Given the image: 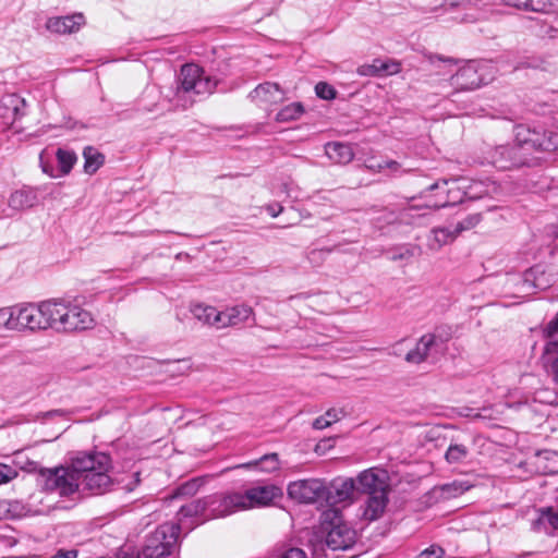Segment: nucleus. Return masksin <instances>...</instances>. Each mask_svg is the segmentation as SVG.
<instances>
[{
    "mask_svg": "<svg viewBox=\"0 0 558 558\" xmlns=\"http://www.w3.org/2000/svg\"><path fill=\"white\" fill-rule=\"evenodd\" d=\"M544 357L554 383L558 386V340L549 341L544 347Z\"/></svg>",
    "mask_w": 558,
    "mask_h": 558,
    "instance_id": "34",
    "label": "nucleus"
},
{
    "mask_svg": "<svg viewBox=\"0 0 558 558\" xmlns=\"http://www.w3.org/2000/svg\"><path fill=\"white\" fill-rule=\"evenodd\" d=\"M325 153L336 163H349L354 157L350 145L338 142L328 143L325 146Z\"/></svg>",
    "mask_w": 558,
    "mask_h": 558,
    "instance_id": "30",
    "label": "nucleus"
},
{
    "mask_svg": "<svg viewBox=\"0 0 558 558\" xmlns=\"http://www.w3.org/2000/svg\"><path fill=\"white\" fill-rule=\"evenodd\" d=\"M356 483L353 478H336L327 486L325 500L331 507L339 502L348 501L352 498Z\"/></svg>",
    "mask_w": 558,
    "mask_h": 558,
    "instance_id": "17",
    "label": "nucleus"
},
{
    "mask_svg": "<svg viewBox=\"0 0 558 558\" xmlns=\"http://www.w3.org/2000/svg\"><path fill=\"white\" fill-rule=\"evenodd\" d=\"M280 558H305V553L300 548H290Z\"/></svg>",
    "mask_w": 558,
    "mask_h": 558,
    "instance_id": "53",
    "label": "nucleus"
},
{
    "mask_svg": "<svg viewBox=\"0 0 558 558\" xmlns=\"http://www.w3.org/2000/svg\"><path fill=\"white\" fill-rule=\"evenodd\" d=\"M26 114V100L17 94H7L0 98V117L17 121Z\"/></svg>",
    "mask_w": 558,
    "mask_h": 558,
    "instance_id": "21",
    "label": "nucleus"
},
{
    "mask_svg": "<svg viewBox=\"0 0 558 558\" xmlns=\"http://www.w3.org/2000/svg\"><path fill=\"white\" fill-rule=\"evenodd\" d=\"M61 411L60 410H53V411H50L47 413V415L51 416V415H56V414H60Z\"/></svg>",
    "mask_w": 558,
    "mask_h": 558,
    "instance_id": "62",
    "label": "nucleus"
},
{
    "mask_svg": "<svg viewBox=\"0 0 558 558\" xmlns=\"http://www.w3.org/2000/svg\"><path fill=\"white\" fill-rule=\"evenodd\" d=\"M429 62L432 65H434L435 68H438L439 66V63H448V64H456L457 61L451 59V58H442L440 56H430L429 57Z\"/></svg>",
    "mask_w": 558,
    "mask_h": 558,
    "instance_id": "52",
    "label": "nucleus"
},
{
    "mask_svg": "<svg viewBox=\"0 0 558 558\" xmlns=\"http://www.w3.org/2000/svg\"><path fill=\"white\" fill-rule=\"evenodd\" d=\"M304 113V107L301 102H293L283 107L277 114V122H290L298 120Z\"/></svg>",
    "mask_w": 558,
    "mask_h": 558,
    "instance_id": "39",
    "label": "nucleus"
},
{
    "mask_svg": "<svg viewBox=\"0 0 558 558\" xmlns=\"http://www.w3.org/2000/svg\"><path fill=\"white\" fill-rule=\"evenodd\" d=\"M250 97L260 104L274 105L284 100V93L278 84L267 82L255 87Z\"/></svg>",
    "mask_w": 558,
    "mask_h": 558,
    "instance_id": "22",
    "label": "nucleus"
},
{
    "mask_svg": "<svg viewBox=\"0 0 558 558\" xmlns=\"http://www.w3.org/2000/svg\"><path fill=\"white\" fill-rule=\"evenodd\" d=\"M554 282V275L548 274L541 265L531 267L522 275H509L507 278L511 294L518 298L529 296L537 290H546Z\"/></svg>",
    "mask_w": 558,
    "mask_h": 558,
    "instance_id": "4",
    "label": "nucleus"
},
{
    "mask_svg": "<svg viewBox=\"0 0 558 558\" xmlns=\"http://www.w3.org/2000/svg\"><path fill=\"white\" fill-rule=\"evenodd\" d=\"M465 184L466 198L470 201L480 199L485 196H490L498 191V185L486 179V180H471L463 178Z\"/></svg>",
    "mask_w": 558,
    "mask_h": 558,
    "instance_id": "24",
    "label": "nucleus"
},
{
    "mask_svg": "<svg viewBox=\"0 0 558 558\" xmlns=\"http://www.w3.org/2000/svg\"><path fill=\"white\" fill-rule=\"evenodd\" d=\"M445 3L450 4L451 7L458 5V0H421V4L424 9L434 11L437 8L444 5Z\"/></svg>",
    "mask_w": 558,
    "mask_h": 558,
    "instance_id": "49",
    "label": "nucleus"
},
{
    "mask_svg": "<svg viewBox=\"0 0 558 558\" xmlns=\"http://www.w3.org/2000/svg\"><path fill=\"white\" fill-rule=\"evenodd\" d=\"M26 471L29 472V473H35L38 477L39 476V471L40 470H47L48 468H43L40 466L37 462L35 461H29L27 462V465H26Z\"/></svg>",
    "mask_w": 558,
    "mask_h": 558,
    "instance_id": "57",
    "label": "nucleus"
},
{
    "mask_svg": "<svg viewBox=\"0 0 558 558\" xmlns=\"http://www.w3.org/2000/svg\"><path fill=\"white\" fill-rule=\"evenodd\" d=\"M330 426V421H327L326 417L324 415H320L318 416L317 418H315V421L313 422V427L315 429H324L326 427Z\"/></svg>",
    "mask_w": 558,
    "mask_h": 558,
    "instance_id": "54",
    "label": "nucleus"
},
{
    "mask_svg": "<svg viewBox=\"0 0 558 558\" xmlns=\"http://www.w3.org/2000/svg\"><path fill=\"white\" fill-rule=\"evenodd\" d=\"M482 221V214L475 213L466 216L463 220L459 221L454 229L456 233L460 234L476 227Z\"/></svg>",
    "mask_w": 558,
    "mask_h": 558,
    "instance_id": "44",
    "label": "nucleus"
},
{
    "mask_svg": "<svg viewBox=\"0 0 558 558\" xmlns=\"http://www.w3.org/2000/svg\"><path fill=\"white\" fill-rule=\"evenodd\" d=\"M537 465L544 473L558 472V452L553 450H542L537 452Z\"/></svg>",
    "mask_w": 558,
    "mask_h": 558,
    "instance_id": "36",
    "label": "nucleus"
},
{
    "mask_svg": "<svg viewBox=\"0 0 558 558\" xmlns=\"http://www.w3.org/2000/svg\"><path fill=\"white\" fill-rule=\"evenodd\" d=\"M37 192L32 187H23L10 195L8 206L13 211H21L32 208L37 204Z\"/></svg>",
    "mask_w": 558,
    "mask_h": 558,
    "instance_id": "26",
    "label": "nucleus"
},
{
    "mask_svg": "<svg viewBox=\"0 0 558 558\" xmlns=\"http://www.w3.org/2000/svg\"><path fill=\"white\" fill-rule=\"evenodd\" d=\"M515 137L522 150L525 147L544 151L558 149V134L550 131L530 129L520 125L517 128Z\"/></svg>",
    "mask_w": 558,
    "mask_h": 558,
    "instance_id": "7",
    "label": "nucleus"
},
{
    "mask_svg": "<svg viewBox=\"0 0 558 558\" xmlns=\"http://www.w3.org/2000/svg\"><path fill=\"white\" fill-rule=\"evenodd\" d=\"M287 490L289 497L298 502L314 504L325 499L327 485L319 478L299 480L291 482Z\"/></svg>",
    "mask_w": 558,
    "mask_h": 558,
    "instance_id": "9",
    "label": "nucleus"
},
{
    "mask_svg": "<svg viewBox=\"0 0 558 558\" xmlns=\"http://www.w3.org/2000/svg\"><path fill=\"white\" fill-rule=\"evenodd\" d=\"M202 518V522L209 520L207 512V504L206 498H199L191 501L190 504L181 506L178 511V523L180 525V530L182 527L191 531L197 523L192 522L191 524H186L187 519Z\"/></svg>",
    "mask_w": 558,
    "mask_h": 558,
    "instance_id": "18",
    "label": "nucleus"
},
{
    "mask_svg": "<svg viewBox=\"0 0 558 558\" xmlns=\"http://www.w3.org/2000/svg\"><path fill=\"white\" fill-rule=\"evenodd\" d=\"M344 415L343 411L341 409H329L326 411L324 416L327 421H330V425L332 423L338 422L342 416Z\"/></svg>",
    "mask_w": 558,
    "mask_h": 558,
    "instance_id": "51",
    "label": "nucleus"
},
{
    "mask_svg": "<svg viewBox=\"0 0 558 558\" xmlns=\"http://www.w3.org/2000/svg\"><path fill=\"white\" fill-rule=\"evenodd\" d=\"M490 162L498 169L506 170L524 165L525 159L520 144L500 145L489 153Z\"/></svg>",
    "mask_w": 558,
    "mask_h": 558,
    "instance_id": "13",
    "label": "nucleus"
},
{
    "mask_svg": "<svg viewBox=\"0 0 558 558\" xmlns=\"http://www.w3.org/2000/svg\"><path fill=\"white\" fill-rule=\"evenodd\" d=\"M506 5L520 10L550 14L558 11V0H504Z\"/></svg>",
    "mask_w": 558,
    "mask_h": 558,
    "instance_id": "23",
    "label": "nucleus"
},
{
    "mask_svg": "<svg viewBox=\"0 0 558 558\" xmlns=\"http://www.w3.org/2000/svg\"><path fill=\"white\" fill-rule=\"evenodd\" d=\"M194 317L209 326H215L216 328H220L219 324L221 323V311H218L216 307L204 304H196L191 310Z\"/></svg>",
    "mask_w": 558,
    "mask_h": 558,
    "instance_id": "31",
    "label": "nucleus"
},
{
    "mask_svg": "<svg viewBox=\"0 0 558 558\" xmlns=\"http://www.w3.org/2000/svg\"><path fill=\"white\" fill-rule=\"evenodd\" d=\"M557 236H558V231H557Z\"/></svg>",
    "mask_w": 558,
    "mask_h": 558,
    "instance_id": "64",
    "label": "nucleus"
},
{
    "mask_svg": "<svg viewBox=\"0 0 558 558\" xmlns=\"http://www.w3.org/2000/svg\"><path fill=\"white\" fill-rule=\"evenodd\" d=\"M555 32H557V31L550 26V27L548 28L547 34H548V36H549V37H554V34H553V33H555Z\"/></svg>",
    "mask_w": 558,
    "mask_h": 558,
    "instance_id": "61",
    "label": "nucleus"
},
{
    "mask_svg": "<svg viewBox=\"0 0 558 558\" xmlns=\"http://www.w3.org/2000/svg\"><path fill=\"white\" fill-rule=\"evenodd\" d=\"M322 526L327 533L326 546L331 550H347L356 541V532L343 521L342 512L337 507H330L322 513Z\"/></svg>",
    "mask_w": 558,
    "mask_h": 558,
    "instance_id": "3",
    "label": "nucleus"
},
{
    "mask_svg": "<svg viewBox=\"0 0 558 558\" xmlns=\"http://www.w3.org/2000/svg\"><path fill=\"white\" fill-rule=\"evenodd\" d=\"M209 519L223 518L243 510L240 493H216L205 497Z\"/></svg>",
    "mask_w": 558,
    "mask_h": 558,
    "instance_id": "10",
    "label": "nucleus"
},
{
    "mask_svg": "<svg viewBox=\"0 0 558 558\" xmlns=\"http://www.w3.org/2000/svg\"><path fill=\"white\" fill-rule=\"evenodd\" d=\"M459 234L456 233V229H450L447 227H438L434 228L430 231V235L428 238V246L433 251L440 250L444 245L451 243Z\"/></svg>",
    "mask_w": 558,
    "mask_h": 558,
    "instance_id": "32",
    "label": "nucleus"
},
{
    "mask_svg": "<svg viewBox=\"0 0 558 558\" xmlns=\"http://www.w3.org/2000/svg\"><path fill=\"white\" fill-rule=\"evenodd\" d=\"M56 156H57L58 165L60 167L61 172L63 174H68L72 170V168L77 159L76 155L73 151H70V150H66L63 148H58Z\"/></svg>",
    "mask_w": 558,
    "mask_h": 558,
    "instance_id": "40",
    "label": "nucleus"
},
{
    "mask_svg": "<svg viewBox=\"0 0 558 558\" xmlns=\"http://www.w3.org/2000/svg\"><path fill=\"white\" fill-rule=\"evenodd\" d=\"M16 305L0 308V329L16 331Z\"/></svg>",
    "mask_w": 558,
    "mask_h": 558,
    "instance_id": "42",
    "label": "nucleus"
},
{
    "mask_svg": "<svg viewBox=\"0 0 558 558\" xmlns=\"http://www.w3.org/2000/svg\"><path fill=\"white\" fill-rule=\"evenodd\" d=\"M480 64L474 61L466 62L459 68L457 73L450 76V86L456 92L473 90L484 83V77L480 74Z\"/></svg>",
    "mask_w": 558,
    "mask_h": 558,
    "instance_id": "12",
    "label": "nucleus"
},
{
    "mask_svg": "<svg viewBox=\"0 0 558 558\" xmlns=\"http://www.w3.org/2000/svg\"><path fill=\"white\" fill-rule=\"evenodd\" d=\"M11 214H5L4 217H10ZM3 217V215H0V218Z\"/></svg>",
    "mask_w": 558,
    "mask_h": 558,
    "instance_id": "63",
    "label": "nucleus"
},
{
    "mask_svg": "<svg viewBox=\"0 0 558 558\" xmlns=\"http://www.w3.org/2000/svg\"><path fill=\"white\" fill-rule=\"evenodd\" d=\"M445 556V549L436 544L422 550L415 558H442Z\"/></svg>",
    "mask_w": 558,
    "mask_h": 558,
    "instance_id": "46",
    "label": "nucleus"
},
{
    "mask_svg": "<svg viewBox=\"0 0 558 558\" xmlns=\"http://www.w3.org/2000/svg\"><path fill=\"white\" fill-rule=\"evenodd\" d=\"M180 534L179 524H162L147 538L142 550L144 558H166L170 556Z\"/></svg>",
    "mask_w": 558,
    "mask_h": 558,
    "instance_id": "5",
    "label": "nucleus"
},
{
    "mask_svg": "<svg viewBox=\"0 0 558 558\" xmlns=\"http://www.w3.org/2000/svg\"><path fill=\"white\" fill-rule=\"evenodd\" d=\"M83 156L85 159L84 170L88 174L95 173L104 163V156L90 146L84 149Z\"/></svg>",
    "mask_w": 558,
    "mask_h": 558,
    "instance_id": "38",
    "label": "nucleus"
},
{
    "mask_svg": "<svg viewBox=\"0 0 558 558\" xmlns=\"http://www.w3.org/2000/svg\"><path fill=\"white\" fill-rule=\"evenodd\" d=\"M558 333V313L555 317L546 325L544 329V335L547 338H550Z\"/></svg>",
    "mask_w": 558,
    "mask_h": 558,
    "instance_id": "50",
    "label": "nucleus"
},
{
    "mask_svg": "<svg viewBox=\"0 0 558 558\" xmlns=\"http://www.w3.org/2000/svg\"><path fill=\"white\" fill-rule=\"evenodd\" d=\"M470 456V448L463 444H450L448 447L445 459L450 464L464 463Z\"/></svg>",
    "mask_w": 558,
    "mask_h": 558,
    "instance_id": "37",
    "label": "nucleus"
},
{
    "mask_svg": "<svg viewBox=\"0 0 558 558\" xmlns=\"http://www.w3.org/2000/svg\"><path fill=\"white\" fill-rule=\"evenodd\" d=\"M85 24V16L82 13H75L66 16L50 17L46 22V28L56 34H72Z\"/></svg>",
    "mask_w": 558,
    "mask_h": 558,
    "instance_id": "19",
    "label": "nucleus"
},
{
    "mask_svg": "<svg viewBox=\"0 0 558 558\" xmlns=\"http://www.w3.org/2000/svg\"><path fill=\"white\" fill-rule=\"evenodd\" d=\"M19 475L17 471L4 463H0V484H5L16 478Z\"/></svg>",
    "mask_w": 558,
    "mask_h": 558,
    "instance_id": "47",
    "label": "nucleus"
},
{
    "mask_svg": "<svg viewBox=\"0 0 558 558\" xmlns=\"http://www.w3.org/2000/svg\"><path fill=\"white\" fill-rule=\"evenodd\" d=\"M470 485L466 482L453 481L448 484H444L440 489L442 495L447 498H454L470 489Z\"/></svg>",
    "mask_w": 558,
    "mask_h": 558,
    "instance_id": "43",
    "label": "nucleus"
},
{
    "mask_svg": "<svg viewBox=\"0 0 558 558\" xmlns=\"http://www.w3.org/2000/svg\"><path fill=\"white\" fill-rule=\"evenodd\" d=\"M50 558H77V550H59Z\"/></svg>",
    "mask_w": 558,
    "mask_h": 558,
    "instance_id": "56",
    "label": "nucleus"
},
{
    "mask_svg": "<svg viewBox=\"0 0 558 558\" xmlns=\"http://www.w3.org/2000/svg\"><path fill=\"white\" fill-rule=\"evenodd\" d=\"M253 314V310L246 305H236L221 311L220 328L236 326L246 322Z\"/></svg>",
    "mask_w": 558,
    "mask_h": 558,
    "instance_id": "28",
    "label": "nucleus"
},
{
    "mask_svg": "<svg viewBox=\"0 0 558 558\" xmlns=\"http://www.w3.org/2000/svg\"><path fill=\"white\" fill-rule=\"evenodd\" d=\"M472 416L476 417V418H488V420L494 418L492 408H483L481 411L472 414Z\"/></svg>",
    "mask_w": 558,
    "mask_h": 558,
    "instance_id": "55",
    "label": "nucleus"
},
{
    "mask_svg": "<svg viewBox=\"0 0 558 558\" xmlns=\"http://www.w3.org/2000/svg\"><path fill=\"white\" fill-rule=\"evenodd\" d=\"M44 303L38 305L16 304V331H37L46 330L47 320L44 318Z\"/></svg>",
    "mask_w": 558,
    "mask_h": 558,
    "instance_id": "11",
    "label": "nucleus"
},
{
    "mask_svg": "<svg viewBox=\"0 0 558 558\" xmlns=\"http://www.w3.org/2000/svg\"><path fill=\"white\" fill-rule=\"evenodd\" d=\"M532 529L547 534L558 530V510L553 507L537 509V518L533 521Z\"/></svg>",
    "mask_w": 558,
    "mask_h": 558,
    "instance_id": "25",
    "label": "nucleus"
},
{
    "mask_svg": "<svg viewBox=\"0 0 558 558\" xmlns=\"http://www.w3.org/2000/svg\"><path fill=\"white\" fill-rule=\"evenodd\" d=\"M282 209L283 207L281 205H268L266 207L267 213L274 218L277 217L282 211Z\"/></svg>",
    "mask_w": 558,
    "mask_h": 558,
    "instance_id": "58",
    "label": "nucleus"
},
{
    "mask_svg": "<svg viewBox=\"0 0 558 558\" xmlns=\"http://www.w3.org/2000/svg\"><path fill=\"white\" fill-rule=\"evenodd\" d=\"M333 251V248H317V250H313L308 253V260L310 263H312L313 265H319L320 263H323V260H325V258L327 257V255L329 253H331Z\"/></svg>",
    "mask_w": 558,
    "mask_h": 558,
    "instance_id": "48",
    "label": "nucleus"
},
{
    "mask_svg": "<svg viewBox=\"0 0 558 558\" xmlns=\"http://www.w3.org/2000/svg\"><path fill=\"white\" fill-rule=\"evenodd\" d=\"M61 331H78L92 328L95 324L93 315L78 305L66 303Z\"/></svg>",
    "mask_w": 558,
    "mask_h": 558,
    "instance_id": "15",
    "label": "nucleus"
},
{
    "mask_svg": "<svg viewBox=\"0 0 558 558\" xmlns=\"http://www.w3.org/2000/svg\"><path fill=\"white\" fill-rule=\"evenodd\" d=\"M378 169H391V170H398L400 165L395 160L385 161L384 163H378Z\"/></svg>",
    "mask_w": 558,
    "mask_h": 558,
    "instance_id": "59",
    "label": "nucleus"
},
{
    "mask_svg": "<svg viewBox=\"0 0 558 558\" xmlns=\"http://www.w3.org/2000/svg\"><path fill=\"white\" fill-rule=\"evenodd\" d=\"M316 96L324 100H331L336 98L337 90L326 82H319L315 86Z\"/></svg>",
    "mask_w": 558,
    "mask_h": 558,
    "instance_id": "45",
    "label": "nucleus"
},
{
    "mask_svg": "<svg viewBox=\"0 0 558 558\" xmlns=\"http://www.w3.org/2000/svg\"><path fill=\"white\" fill-rule=\"evenodd\" d=\"M244 468H255L256 470H259L260 472L265 473H271L280 468V461L277 453H267L259 458L258 460L248 462L246 464H243Z\"/></svg>",
    "mask_w": 558,
    "mask_h": 558,
    "instance_id": "35",
    "label": "nucleus"
},
{
    "mask_svg": "<svg viewBox=\"0 0 558 558\" xmlns=\"http://www.w3.org/2000/svg\"><path fill=\"white\" fill-rule=\"evenodd\" d=\"M388 493H379L377 495H368L366 500L365 509L363 512L364 519L368 521H375L379 519L387 507Z\"/></svg>",
    "mask_w": 558,
    "mask_h": 558,
    "instance_id": "29",
    "label": "nucleus"
},
{
    "mask_svg": "<svg viewBox=\"0 0 558 558\" xmlns=\"http://www.w3.org/2000/svg\"><path fill=\"white\" fill-rule=\"evenodd\" d=\"M444 190H446V186H444V185H442V189L436 190L437 194L435 195V198L433 201L441 199V198L446 197V194L444 193Z\"/></svg>",
    "mask_w": 558,
    "mask_h": 558,
    "instance_id": "60",
    "label": "nucleus"
},
{
    "mask_svg": "<svg viewBox=\"0 0 558 558\" xmlns=\"http://www.w3.org/2000/svg\"><path fill=\"white\" fill-rule=\"evenodd\" d=\"M442 185L446 186V190H444L446 197L428 201L424 205L425 208L439 209L461 204L468 199L463 178L437 181L429 185L427 191L433 192L434 190H440L442 189Z\"/></svg>",
    "mask_w": 558,
    "mask_h": 558,
    "instance_id": "8",
    "label": "nucleus"
},
{
    "mask_svg": "<svg viewBox=\"0 0 558 558\" xmlns=\"http://www.w3.org/2000/svg\"><path fill=\"white\" fill-rule=\"evenodd\" d=\"M74 465L80 475V492L89 495L109 493L114 482L108 474L111 459L104 452H80L74 457Z\"/></svg>",
    "mask_w": 558,
    "mask_h": 558,
    "instance_id": "1",
    "label": "nucleus"
},
{
    "mask_svg": "<svg viewBox=\"0 0 558 558\" xmlns=\"http://www.w3.org/2000/svg\"><path fill=\"white\" fill-rule=\"evenodd\" d=\"M43 303L44 318L47 320V325H45L46 329L52 328L57 331H61L66 303L57 301H45Z\"/></svg>",
    "mask_w": 558,
    "mask_h": 558,
    "instance_id": "27",
    "label": "nucleus"
},
{
    "mask_svg": "<svg viewBox=\"0 0 558 558\" xmlns=\"http://www.w3.org/2000/svg\"><path fill=\"white\" fill-rule=\"evenodd\" d=\"M401 71V64L391 59H374L372 63H365L356 69L361 76L395 75Z\"/></svg>",
    "mask_w": 558,
    "mask_h": 558,
    "instance_id": "20",
    "label": "nucleus"
},
{
    "mask_svg": "<svg viewBox=\"0 0 558 558\" xmlns=\"http://www.w3.org/2000/svg\"><path fill=\"white\" fill-rule=\"evenodd\" d=\"M434 343H435L434 335H430V333L424 335L416 343V347L407 353L405 360L410 363L423 362L426 359V356L429 352V349L433 347Z\"/></svg>",
    "mask_w": 558,
    "mask_h": 558,
    "instance_id": "33",
    "label": "nucleus"
},
{
    "mask_svg": "<svg viewBox=\"0 0 558 558\" xmlns=\"http://www.w3.org/2000/svg\"><path fill=\"white\" fill-rule=\"evenodd\" d=\"M217 82L209 76H204V71L196 64H184L179 75L177 96L184 95H208L216 88Z\"/></svg>",
    "mask_w": 558,
    "mask_h": 558,
    "instance_id": "6",
    "label": "nucleus"
},
{
    "mask_svg": "<svg viewBox=\"0 0 558 558\" xmlns=\"http://www.w3.org/2000/svg\"><path fill=\"white\" fill-rule=\"evenodd\" d=\"M36 482L43 490L56 493L61 497H70L80 492V475L74 465V458L71 459L70 466L40 470Z\"/></svg>",
    "mask_w": 558,
    "mask_h": 558,
    "instance_id": "2",
    "label": "nucleus"
},
{
    "mask_svg": "<svg viewBox=\"0 0 558 558\" xmlns=\"http://www.w3.org/2000/svg\"><path fill=\"white\" fill-rule=\"evenodd\" d=\"M201 485H202L201 478L190 480V481L181 484L179 487H177L175 490L173 492L172 497L179 498V497L194 496L198 492Z\"/></svg>",
    "mask_w": 558,
    "mask_h": 558,
    "instance_id": "41",
    "label": "nucleus"
},
{
    "mask_svg": "<svg viewBox=\"0 0 558 558\" xmlns=\"http://www.w3.org/2000/svg\"><path fill=\"white\" fill-rule=\"evenodd\" d=\"M279 495V488L274 485L252 487L240 493L243 510L254 507L267 506Z\"/></svg>",
    "mask_w": 558,
    "mask_h": 558,
    "instance_id": "16",
    "label": "nucleus"
},
{
    "mask_svg": "<svg viewBox=\"0 0 558 558\" xmlns=\"http://www.w3.org/2000/svg\"><path fill=\"white\" fill-rule=\"evenodd\" d=\"M356 489L367 495L388 493L389 484L387 472L379 469L363 471L356 478Z\"/></svg>",
    "mask_w": 558,
    "mask_h": 558,
    "instance_id": "14",
    "label": "nucleus"
}]
</instances>
